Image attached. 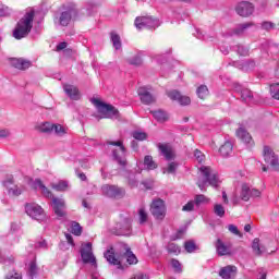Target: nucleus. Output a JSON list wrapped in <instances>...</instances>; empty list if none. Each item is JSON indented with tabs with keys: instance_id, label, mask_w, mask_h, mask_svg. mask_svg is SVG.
Segmentation results:
<instances>
[{
	"instance_id": "nucleus-45",
	"label": "nucleus",
	"mask_w": 279,
	"mask_h": 279,
	"mask_svg": "<svg viewBox=\"0 0 279 279\" xmlns=\"http://www.w3.org/2000/svg\"><path fill=\"white\" fill-rule=\"evenodd\" d=\"M169 254H180L181 248L175 243H169L167 246Z\"/></svg>"
},
{
	"instance_id": "nucleus-14",
	"label": "nucleus",
	"mask_w": 279,
	"mask_h": 279,
	"mask_svg": "<svg viewBox=\"0 0 279 279\" xmlns=\"http://www.w3.org/2000/svg\"><path fill=\"white\" fill-rule=\"evenodd\" d=\"M72 19H77V9L70 8L66 11H63L59 16V25L66 27L71 23Z\"/></svg>"
},
{
	"instance_id": "nucleus-12",
	"label": "nucleus",
	"mask_w": 279,
	"mask_h": 279,
	"mask_svg": "<svg viewBox=\"0 0 279 279\" xmlns=\"http://www.w3.org/2000/svg\"><path fill=\"white\" fill-rule=\"evenodd\" d=\"M235 12L239 16L247 19V16H252L254 14V4L247 1L239 2L235 7Z\"/></svg>"
},
{
	"instance_id": "nucleus-50",
	"label": "nucleus",
	"mask_w": 279,
	"mask_h": 279,
	"mask_svg": "<svg viewBox=\"0 0 279 279\" xmlns=\"http://www.w3.org/2000/svg\"><path fill=\"white\" fill-rule=\"evenodd\" d=\"M12 14V10L4 4H0V16H10Z\"/></svg>"
},
{
	"instance_id": "nucleus-20",
	"label": "nucleus",
	"mask_w": 279,
	"mask_h": 279,
	"mask_svg": "<svg viewBox=\"0 0 279 279\" xmlns=\"http://www.w3.org/2000/svg\"><path fill=\"white\" fill-rule=\"evenodd\" d=\"M168 97L172 101H178L180 106H189L191 104V98L189 96H182L178 90L168 92Z\"/></svg>"
},
{
	"instance_id": "nucleus-19",
	"label": "nucleus",
	"mask_w": 279,
	"mask_h": 279,
	"mask_svg": "<svg viewBox=\"0 0 279 279\" xmlns=\"http://www.w3.org/2000/svg\"><path fill=\"white\" fill-rule=\"evenodd\" d=\"M52 208L57 217H64L66 215V211H64L66 205L62 198L52 197Z\"/></svg>"
},
{
	"instance_id": "nucleus-58",
	"label": "nucleus",
	"mask_w": 279,
	"mask_h": 279,
	"mask_svg": "<svg viewBox=\"0 0 279 279\" xmlns=\"http://www.w3.org/2000/svg\"><path fill=\"white\" fill-rule=\"evenodd\" d=\"M5 279H23V275H21L20 272H9L5 276Z\"/></svg>"
},
{
	"instance_id": "nucleus-13",
	"label": "nucleus",
	"mask_w": 279,
	"mask_h": 279,
	"mask_svg": "<svg viewBox=\"0 0 279 279\" xmlns=\"http://www.w3.org/2000/svg\"><path fill=\"white\" fill-rule=\"evenodd\" d=\"M260 190L252 189L246 183L242 184L240 198L242 202H250L251 197H260Z\"/></svg>"
},
{
	"instance_id": "nucleus-40",
	"label": "nucleus",
	"mask_w": 279,
	"mask_h": 279,
	"mask_svg": "<svg viewBox=\"0 0 279 279\" xmlns=\"http://www.w3.org/2000/svg\"><path fill=\"white\" fill-rule=\"evenodd\" d=\"M208 202H210V199H208V197L203 194H198L194 198V204H196V206H202V204H208Z\"/></svg>"
},
{
	"instance_id": "nucleus-64",
	"label": "nucleus",
	"mask_w": 279,
	"mask_h": 279,
	"mask_svg": "<svg viewBox=\"0 0 279 279\" xmlns=\"http://www.w3.org/2000/svg\"><path fill=\"white\" fill-rule=\"evenodd\" d=\"M68 44L65 41H62L57 45V51H62L63 49H66Z\"/></svg>"
},
{
	"instance_id": "nucleus-54",
	"label": "nucleus",
	"mask_w": 279,
	"mask_h": 279,
	"mask_svg": "<svg viewBox=\"0 0 279 279\" xmlns=\"http://www.w3.org/2000/svg\"><path fill=\"white\" fill-rule=\"evenodd\" d=\"M195 208V202L193 201H190L187 204H185L183 207H182V210L184 213H192V210H194Z\"/></svg>"
},
{
	"instance_id": "nucleus-47",
	"label": "nucleus",
	"mask_w": 279,
	"mask_h": 279,
	"mask_svg": "<svg viewBox=\"0 0 279 279\" xmlns=\"http://www.w3.org/2000/svg\"><path fill=\"white\" fill-rule=\"evenodd\" d=\"M129 64H132L133 66H141L143 64V59H141L140 56H135L128 60Z\"/></svg>"
},
{
	"instance_id": "nucleus-36",
	"label": "nucleus",
	"mask_w": 279,
	"mask_h": 279,
	"mask_svg": "<svg viewBox=\"0 0 279 279\" xmlns=\"http://www.w3.org/2000/svg\"><path fill=\"white\" fill-rule=\"evenodd\" d=\"M184 250L187 254H193L197 250V244H195V241L189 240L184 243Z\"/></svg>"
},
{
	"instance_id": "nucleus-46",
	"label": "nucleus",
	"mask_w": 279,
	"mask_h": 279,
	"mask_svg": "<svg viewBox=\"0 0 279 279\" xmlns=\"http://www.w3.org/2000/svg\"><path fill=\"white\" fill-rule=\"evenodd\" d=\"M228 230H229V232H231V234H234L235 236H240V239H243V233H241V231H239V228L236 226L229 225Z\"/></svg>"
},
{
	"instance_id": "nucleus-52",
	"label": "nucleus",
	"mask_w": 279,
	"mask_h": 279,
	"mask_svg": "<svg viewBox=\"0 0 279 279\" xmlns=\"http://www.w3.org/2000/svg\"><path fill=\"white\" fill-rule=\"evenodd\" d=\"M194 157L197 160V162H199V165H202V162L205 160L206 156L199 150V149H195L194 150Z\"/></svg>"
},
{
	"instance_id": "nucleus-48",
	"label": "nucleus",
	"mask_w": 279,
	"mask_h": 279,
	"mask_svg": "<svg viewBox=\"0 0 279 279\" xmlns=\"http://www.w3.org/2000/svg\"><path fill=\"white\" fill-rule=\"evenodd\" d=\"M171 266L174 268L175 274H182V264L178 259H171Z\"/></svg>"
},
{
	"instance_id": "nucleus-62",
	"label": "nucleus",
	"mask_w": 279,
	"mask_h": 279,
	"mask_svg": "<svg viewBox=\"0 0 279 279\" xmlns=\"http://www.w3.org/2000/svg\"><path fill=\"white\" fill-rule=\"evenodd\" d=\"M257 271L258 275L260 276L259 279H267V270H265V268H259Z\"/></svg>"
},
{
	"instance_id": "nucleus-3",
	"label": "nucleus",
	"mask_w": 279,
	"mask_h": 279,
	"mask_svg": "<svg viewBox=\"0 0 279 279\" xmlns=\"http://www.w3.org/2000/svg\"><path fill=\"white\" fill-rule=\"evenodd\" d=\"M34 11H29L17 22L13 31V38H15V40H22V38L29 36L34 27Z\"/></svg>"
},
{
	"instance_id": "nucleus-60",
	"label": "nucleus",
	"mask_w": 279,
	"mask_h": 279,
	"mask_svg": "<svg viewBox=\"0 0 279 279\" xmlns=\"http://www.w3.org/2000/svg\"><path fill=\"white\" fill-rule=\"evenodd\" d=\"M11 132L8 129L0 130V138H8L11 136Z\"/></svg>"
},
{
	"instance_id": "nucleus-56",
	"label": "nucleus",
	"mask_w": 279,
	"mask_h": 279,
	"mask_svg": "<svg viewBox=\"0 0 279 279\" xmlns=\"http://www.w3.org/2000/svg\"><path fill=\"white\" fill-rule=\"evenodd\" d=\"M38 274V267L36 266V262H32L29 265V276L34 278Z\"/></svg>"
},
{
	"instance_id": "nucleus-55",
	"label": "nucleus",
	"mask_w": 279,
	"mask_h": 279,
	"mask_svg": "<svg viewBox=\"0 0 279 279\" xmlns=\"http://www.w3.org/2000/svg\"><path fill=\"white\" fill-rule=\"evenodd\" d=\"M138 216H140V223H141V225L147 222V211H145L144 208H141V209H140Z\"/></svg>"
},
{
	"instance_id": "nucleus-63",
	"label": "nucleus",
	"mask_w": 279,
	"mask_h": 279,
	"mask_svg": "<svg viewBox=\"0 0 279 279\" xmlns=\"http://www.w3.org/2000/svg\"><path fill=\"white\" fill-rule=\"evenodd\" d=\"M35 247H41L43 250H47V241H40L35 244Z\"/></svg>"
},
{
	"instance_id": "nucleus-32",
	"label": "nucleus",
	"mask_w": 279,
	"mask_h": 279,
	"mask_svg": "<svg viewBox=\"0 0 279 279\" xmlns=\"http://www.w3.org/2000/svg\"><path fill=\"white\" fill-rule=\"evenodd\" d=\"M233 145L231 144V142H226L219 149L221 156H223V158H228V156H230L232 154V149H233Z\"/></svg>"
},
{
	"instance_id": "nucleus-22",
	"label": "nucleus",
	"mask_w": 279,
	"mask_h": 279,
	"mask_svg": "<svg viewBox=\"0 0 279 279\" xmlns=\"http://www.w3.org/2000/svg\"><path fill=\"white\" fill-rule=\"evenodd\" d=\"M219 276L222 279H234L236 276V266H226L221 268Z\"/></svg>"
},
{
	"instance_id": "nucleus-61",
	"label": "nucleus",
	"mask_w": 279,
	"mask_h": 279,
	"mask_svg": "<svg viewBox=\"0 0 279 279\" xmlns=\"http://www.w3.org/2000/svg\"><path fill=\"white\" fill-rule=\"evenodd\" d=\"M12 184H14V180L12 178H9L5 181H3V186H5V189L10 190V186H12Z\"/></svg>"
},
{
	"instance_id": "nucleus-34",
	"label": "nucleus",
	"mask_w": 279,
	"mask_h": 279,
	"mask_svg": "<svg viewBox=\"0 0 279 279\" xmlns=\"http://www.w3.org/2000/svg\"><path fill=\"white\" fill-rule=\"evenodd\" d=\"M213 213L216 215V217L223 219V217H226V207H223L221 204H215Z\"/></svg>"
},
{
	"instance_id": "nucleus-2",
	"label": "nucleus",
	"mask_w": 279,
	"mask_h": 279,
	"mask_svg": "<svg viewBox=\"0 0 279 279\" xmlns=\"http://www.w3.org/2000/svg\"><path fill=\"white\" fill-rule=\"evenodd\" d=\"M201 178H198L197 186L201 191H206V186H213L217 189L219 186V173L208 166H202L199 168Z\"/></svg>"
},
{
	"instance_id": "nucleus-49",
	"label": "nucleus",
	"mask_w": 279,
	"mask_h": 279,
	"mask_svg": "<svg viewBox=\"0 0 279 279\" xmlns=\"http://www.w3.org/2000/svg\"><path fill=\"white\" fill-rule=\"evenodd\" d=\"M276 27V24L269 21L262 22V29L265 32H270V29H274Z\"/></svg>"
},
{
	"instance_id": "nucleus-59",
	"label": "nucleus",
	"mask_w": 279,
	"mask_h": 279,
	"mask_svg": "<svg viewBox=\"0 0 279 279\" xmlns=\"http://www.w3.org/2000/svg\"><path fill=\"white\" fill-rule=\"evenodd\" d=\"M256 66V62L254 61H245L243 63V69H245L246 71L250 69H254Z\"/></svg>"
},
{
	"instance_id": "nucleus-4",
	"label": "nucleus",
	"mask_w": 279,
	"mask_h": 279,
	"mask_svg": "<svg viewBox=\"0 0 279 279\" xmlns=\"http://www.w3.org/2000/svg\"><path fill=\"white\" fill-rule=\"evenodd\" d=\"M90 102L97 108L100 114L105 116V119H119V110L112 105H108L98 98H92Z\"/></svg>"
},
{
	"instance_id": "nucleus-18",
	"label": "nucleus",
	"mask_w": 279,
	"mask_h": 279,
	"mask_svg": "<svg viewBox=\"0 0 279 279\" xmlns=\"http://www.w3.org/2000/svg\"><path fill=\"white\" fill-rule=\"evenodd\" d=\"M63 90L65 95H68V97H70V99H72L73 101H80V99H82L80 88H77L75 85L64 84Z\"/></svg>"
},
{
	"instance_id": "nucleus-26",
	"label": "nucleus",
	"mask_w": 279,
	"mask_h": 279,
	"mask_svg": "<svg viewBox=\"0 0 279 279\" xmlns=\"http://www.w3.org/2000/svg\"><path fill=\"white\" fill-rule=\"evenodd\" d=\"M65 239L66 242L61 241L59 243V248L62 250V252H66V250H69V247H75V242L73 241V235H71V233H65Z\"/></svg>"
},
{
	"instance_id": "nucleus-37",
	"label": "nucleus",
	"mask_w": 279,
	"mask_h": 279,
	"mask_svg": "<svg viewBox=\"0 0 279 279\" xmlns=\"http://www.w3.org/2000/svg\"><path fill=\"white\" fill-rule=\"evenodd\" d=\"M52 132L56 134V136H64L66 134V129L62 126V124L53 123Z\"/></svg>"
},
{
	"instance_id": "nucleus-28",
	"label": "nucleus",
	"mask_w": 279,
	"mask_h": 279,
	"mask_svg": "<svg viewBox=\"0 0 279 279\" xmlns=\"http://www.w3.org/2000/svg\"><path fill=\"white\" fill-rule=\"evenodd\" d=\"M252 250L256 256L265 254V246L260 245V239L255 238L252 243Z\"/></svg>"
},
{
	"instance_id": "nucleus-11",
	"label": "nucleus",
	"mask_w": 279,
	"mask_h": 279,
	"mask_svg": "<svg viewBox=\"0 0 279 279\" xmlns=\"http://www.w3.org/2000/svg\"><path fill=\"white\" fill-rule=\"evenodd\" d=\"M101 191L102 195H106V197H114L116 199H121V197L125 196V190L117 185L105 184L101 186Z\"/></svg>"
},
{
	"instance_id": "nucleus-24",
	"label": "nucleus",
	"mask_w": 279,
	"mask_h": 279,
	"mask_svg": "<svg viewBox=\"0 0 279 279\" xmlns=\"http://www.w3.org/2000/svg\"><path fill=\"white\" fill-rule=\"evenodd\" d=\"M117 228H119V231H117L118 236H128L130 230H132V222L130 219H125L123 225L121 226V223H119Z\"/></svg>"
},
{
	"instance_id": "nucleus-41",
	"label": "nucleus",
	"mask_w": 279,
	"mask_h": 279,
	"mask_svg": "<svg viewBox=\"0 0 279 279\" xmlns=\"http://www.w3.org/2000/svg\"><path fill=\"white\" fill-rule=\"evenodd\" d=\"M270 95L274 99L279 101V83H274L270 85Z\"/></svg>"
},
{
	"instance_id": "nucleus-51",
	"label": "nucleus",
	"mask_w": 279,
	"mask_h": 279,
	"mask_svg": "<svg viewBox=\"0 0 279 279\" xmlns=\"http://www.w3.org/2000/svg\"><path fill=\"white\" fill-rule=\"evenodd\" d=\"M9 195H13L14 197H19L21 193H23V190L21 187H17L16 185L14 187H10L8 191Z\"/></svg>"
},
{
	"instance_id": "nucleus-53",
	"label": "nucleus",
	"mask_w": 279,
	"mask_h": 279,
	"mask_svg": "<svg viewBox=\"0 0 279 279\" xmlns=\"http://www.w3.org/2000/svg\"><path fill=\"white\" fill-rule=\"evenodd\" d=\"M178 169V163L175 162H170L168 165L167 169H163V173H175V170Z\"/></svg>"
},
{
	"instance_id": "nucleus-8",
	"label": "nucleus",
	"mask_w": 279,
	"mask_h": 279,
	"mask_svg": "<svg viewBox=\"0 0 279 279\" xmlns=\"http://www.w3.org/2000/svg\"><path fill=\"white\" fill-rule=\"evenodd\" d=\"M81 258L85 265L90 264L97 267V258L93 254V243L87 242L81 245Z\"/></svg>"
},
{
	"instance_id": "nucleus-1",
	"label": "nucleus",
	"mask_w": 279,
	"mask_h": 279,
	"mask_svg": "<svg viewBox=\"0 0 279 279\" xmlns=\"http://www.w3.org/2000/svg\"><path fill=\"white\" fill-rule=\"evenodd\" d=\"M105 258L110 263V265H116L118 269H123V262L126 260L129 265H136L138 263V258L132 252V250L125 245V253L123 255L114 254V251L108 250L105 253Z\"/></svg>"
},
{
	"instance_id": "nucleus-10",
	"label": "nucleus",
	"mask_w": 279,
	"mask_h": 279,
	"mask_svg": "<svg viewBox=\"0 0 279 279\" xmlns=\"http://www.w3.org/2000/svg\"><path fill=\"white\" fill-rule=\"evenodd\" d=\"M263 157L266 165H270L274 171H279V157L269 146H264Z\"/></svg>"
},
{
	"instance_id": "nucleus-38",
	"label": "nucleus",
	"mask_w": 279,
	"mask_h": 279,
	"mask_svg": "<svg viewBox=\"0 0 279 279\" xmlns=\"http://www.w3.org/2000/svg\"><path fill=\"white\" fill-rule=\"evenodd\" d=\"M196 94L199 97V99H205L208 97L209 92H208V87L206 85H201L197 89H196Z\"/></svg>"
},
{
	"instance_id": "nucleus-15",
	"label": "nucleus",
	"mask_w": 279,
	"mask_h": 279,
	"mask_svg": "<svg viewBox=\"0 0 279 279\" xmlns=\"http://www.w3.org/2000/svg\"><path fill=\"white\" fill-rule=\"evenodd\" d=\"M216 252L218 256H230L232 255V243L223 242L221 239L216 241Z\"/></svg>"
},
{
	"instance_id": "nucleus-9",
	"label": "nucleus",
	"mask_w": 279,
	"mask_h": 279,
	"mask_svg": "<svg viewBox=\"0 0 279 279\" xmlns=\"http://www.w3.org/2000/svg\"><path fill=\"white\" fill-rule=\"evenodd\" d=\"M150 213L155 219L162 221V219L167 217V206L165 205V201L160 198L154 199L150 205Z\"/></svg>"
},
{
	"instance_id": "nucleus-23",
	"label": "nucleus",
	"mask_w": 279,
	"mask_h": 279,
	"mask_svg": "<svg viewBox=\"0 0 279 279\" xmlns=\"http://www.w3.org/2000/svg\"><path fill=\"white\" fill-rule=\"evenodd\" d=\"M236 136L242 141V143H245L246 145H254V140L252 138V135L247 132V130L240 128L236 131Z\"/></svg>"
},
{
	"instance_id": "nucleus-33",
	"label": "nucleus",
	"mask_w": 279,
	"mask_h": 279,
	"mask_svg": "<svg viewBox=\"0 0 279 279\" xmlns=\"http://www.w3.org/2000/svg\"><path fill=\"white\" fill-rule=\"evenodd\" d=\"M39 132L44 134H53V123L51 122H44L38 126Z\"/></svg>"
},
{
	"instance_id": "nucleus-44",
	"label": "nucleus",
	"mask_w": 279,
	"mask_h": 279,
	"mask_svg": "<svg viewBox=\"0 0 279 279\" xmlns=\"http://www.w3.org/2000/svg\"><path fill=\"white\" fill-rule=\"evenodd\" d=\"M132 136L135 138V141H147V133L145 132L134 131Z\"/></svg>"
},
{
	"instance_id": "nucleus-31",
	"label": "nucleus",
	"mask_w": 279,
	"mask_h": 279,
	"mask_svg": "<svg viewBox=\"0 0 279 279\" xmlns=\"http://www.w3.org/2000/svg\"><path fill=\"white\" fill-rule=\"evenodd\" d=\"M154 119L158 121L159 123H165V121H168L169 116L163 110H157V111H150Z\"/></svg>"
},
{
	"instance_id": "nucleus-17",
	"label": "nucleus",
	"mask_w": 279,
	"mask_h": 279,
	"mask_svg": "<svg viewBox=\"0 0 279 279\" xmlns=\"http://www.w3.org/2000/svg\"><path fill=\"white\" fill-rule=\"evenodd\" d=\"M157 147L161 156H163L166 160L168 161L175 160V150H173V146H171V144L159 143Z\"/></svg>"
},
{
	"instance_id": "nucleus-35",
	"label": "nucleus",
	"mask_w": 279,
	"mask_h": 279,
	"mask_svg": "<svg viewBox=\"0 0 279 279\" xmlns=\"http://www.w3.org/2000/svg\"><path fill=\"white\" fill-rule=\"evenodd\" d=\"M111 43L117 51L121 49L122 44H121V36L117 33H111Z\"/></svg>"
},
{
	"instance_id": "nucleus-29",
	"label": "nucleus",
	"mask_w": 279,
	"mask_h": 279,
	"mask_svg": "<svg viewBox=\"0 0 279 279\" xmlns=\"http://www.w3.org/2000/svg\"><path fill=\"white\" fill-rule=\"evenodd\" d=\"M144 167H146L147 171H154V169H158V163L154 161L151 155H146L144 157Z\"/></svg>"
},
{
	"instance_id": "nucleus-30",
	"label": "nucleus",
	"mask_w": 279,
	"mask_h": 279,
	"mask_svg": "<svg viewBox=\"0 0 279 279\" xmlns=\"http://www.w3.org/2000/svg\"><path fill=\"white\" fill-rule=\"evenodd\" d=\"M241 97L243 101L246 104H256V100H254V95L252 94V90L244 88L241 90Z\"/></svg>"
},
{
	"instance_id": "nucleus-6",
	"label": "nucleus",
	"mask_w": 279,
	"mask_h": 279,
	"mask_svg": "<svg viewBox=\"0 0 279 279\" xmlns=\"http://www.w3.org/2000/svg\"><path fill=\"white\" fill-rule=\"evenodd\" d=\"M107 145H113L114 147H119V149L112 150L113 160L120 165V167H125L128 165V160H125V146H123L122 141L112 142L108 141Z\"/></svg>"
},
{
	"instance_id": "nucleus-5",
	"label": "nucleus",
	"mask_w": 279,
	"mask_h": 279,
	"mask_svg": "<svg viewBox=\"0 0 279 279\" xmlns=\"http://www.w3.org/2000/svg\"><path fill=\"white\" fill-rule=\"evenodd\" d=\"M25 210L28 217H32L35 221H39V223L47 221V214H45V209L40 205L36 203L26 204Z\"/></svg>"
},
{
	"instance_id": "nucleus-43",
	"label": "nucleus",
	"mask_w": 279,
	"mask_h": 279,
	"mask_svg": "<svg viewBox=\"0 0 279 279\" xmlns=\"http://www.w3.org/2000/svg\"><path fill=\"white\" fill-rule=\"evenodd\" d=\"M235 51L239 53V56H250V48L243 46V45H238L235 46Z\"/></svg>"
},
{
	"instance_id": "nucleus-7",
	"label": "nucleus",
	"mask_w": 279,
	"mask_h": 279,
	"mask_svg": "<svg viewBox=\"0 0 279 279\" xmlns=\"http://www.w3.org/2000/svg\"><path fill=\"white\" fill-rule=\"evenodd\" d=\"M135 27L137 29H156V27H160V21L151 16L136 17Z\"/></svg>"
},
{
	"instance_id": "nucleus-57",
	"label": "nucleus",
	"mask_w": 279,
	"mask_h": 279,
	"mask_svg": "<svg viewBox=\"0 0 279 279\" xmlns=\"http://www.w3.org/2000/svg\"><path fill=\"white\" fill-rule=\"evenodd\" d=\"M186 233V229L181 228L177 231V233L172 236L173 241H178L179 239H182V236H184V234Z\"/></svg>"
},
{
	"instance_id": "nucleus-25",
	"label": "nucleus",
	"mask_w": 279,
	"mask_h": 279,
	"mask_svg": "<svg viewBox=\"0 0 279 279\" xmlns=\"http://www.w3.org/2000/svg\"><path fill=\"white\" fill-rule=\"evenodd\" d=\"M250 27H254V22H246V23L239 24L233 29V34H235V36H243L245 34V32H247V29H250Z\"/></svg>"
},
{
	"instance_id": "nucleus-27",
	"label": "nucleus",
	"mask_w": 279,
	"mask_h": 279,
	"mask_svg": "<svg viewBox=\"0 0 279 279\" xmlns=\"http://www.w3.org/2000/svg\"><path fill=\"white\" fill-rule=\"evenodd\" d=\"M35 189H40L43 195H45V197H49L50 199H53V194L51 193V191H49V189H47V186H45V184H43V181L40 179H36L35 182Z\"/></svg>"
},
{
	"instance_id": "nucleus-42",
	"label": "nucleus",
	"mask_w": 279,
	"mask_h": 279,
	"mask_svg": "<svg viewBox=\"0 0 279 279\" xmlns=\"http://www.w3.org/2000/svg\"><path fill=\"white\" fill-rule=\"evenodd\" d=\"M52 189H54V191H66L69 189V182L59 181L57 184L52 185Z\"/></svg>"
},
{
	"instance_id": "nucleus-39",
	"label": "nucleus",
	"mask_w": 279,
	"mask_h": 279,
	"mask_svg": "<svg viewBox=\"0 0 279 279\" xmlns=\"http://www.w3.org/2000/svg\"><path fill=\"white\" fill-rule=\"evenodd\" d=\"M71 232H72V234H75V236L82 235V226H80V222H76V221L72 222Z\"/></svg>"
},
{
	"instance_id": "nucleus-16",
	"label": "nucleus",
	"mask_w": 279,
	"mask_h": 279,
	"mask_svg": "<svg viewBox=\"0 0 279 279\" xmlns=\"http://www.w3.org/2000/svg\"><path fill=\"white\" fill-rule=\"evenodd\" d=\"M137 94L142 104H145V106H151V104H156V96L151 95L147 87H140L137 89Z\"/></svg>"
},
{
	"instance_id": "nucleus-21",
	"label": "nucleus",
	"mask_w": 279,
	"mask_h": 279,
	"mask_svg": "<svg viewBox=\"0 0 279 279\" xmlns=\"http://www.w3.org/2000/svg\"><path fill=\"white\" fill-rule=\"evenodd\" d=\"M11 65L19 71H27L32 66V61L23 58L11 59Z\"/></svg>"
}]
</instances>
